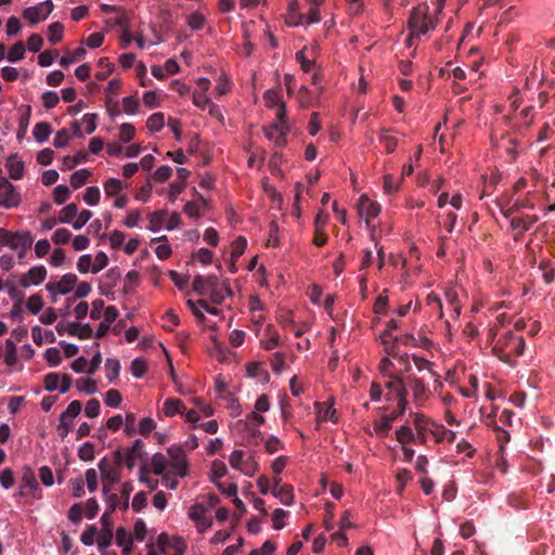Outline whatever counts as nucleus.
Wrapping results in <instances>:
<instances>
[{
    "label": "nucleus",
    "mask_w": 555,
    "mask_h": 555,
    "mask_svg": "<svg viewBox=\"0 0 555 555\" xmlns=\"http://www.w3.org/2000/svg\"><path fill=\"white\" fill-rule=\"evenodd\" d=\"M135 134V128L131 124H122L120 126L119 138L122 142H129Z\"/></svg>",
    "instance_id": "60"
},
{
    "label": "nucleus",
    "mask_w": 555,
    "mask_h": 555,
    "mask_svg": "<svg viewBox=\"0 0 555 555\" xmlns=\"http://www.w3.org/2000/svg\"><path fill=\"white\" fill-rule=\"evenodd\" d=\"M358 209L360 216L365 218L366 223L376 218L380 212L379 204L372 202L367 196L362 195L359 199Z\"/></svg>",
    "instance_id": "11"
},
{
    "label": "nucleus",
    "mask_w": 555,
    "mask_h": 555,
    "mask_svg": "<svg viewBox=\"0 0 555 555\" xmlns=\"http://www.w3.org/2000/svg\"><path fill=\"white\" fill-rule=\"evenodd\" d=\"M246 246H247V241L244 236L236 237L234 240L233 246H232V253H231L232 258L241 257L244 254Z\"/></svg>",
    "instance_id": "50"
},
{
    "label": "nucleus",
    "mask_w": 555,
    "mask_h": 555,
    "mask_svg": "<svg viewBox=\"0 0 555 555\" xmlns=\"http://www.w3.org/2000/svg\"><path fill=\"white\" fill-rule=\"evenodd\" d=\"M4 362L9 366H12V365H14L16 363V346H15V344L11 339H8L5 341Z\"/></svg>",
    "instance_id": "47"
},
{
    "label": "nucleus",
    "mask_w": 555,
    "mask_h": 555,
    "mask_svg": "<svg viewBox=\"0 0 555 555\" xmlns=\"http://www.w3.org/2000/svg\"><path fill=\"white\" fill-rule=\"evenodd\" d=\"M271 493L278 498L284 505H292L293 503V488L288 485L281 486L280 488H272Z\"/></svg>",
    "instance_id": "21"
},
{
    "label": "nucleus",
    "mask_w": 555,
    "mask_h": 555,
    "mask_svg": "<svg viewBox=\"0 0 555 555\" xmlns=\"http://www.w3.org/2000/svg\"><path fill=\"white\" fill-rule=\"evenodd\" d=\"M122 189V183L120 180L115 178H109L104 183V191L107 196H114L117 195Z\"/></svg>",
    "instance_id": "44"
},
{
    "label": "nucleus",
    "mask_w": 555,
    "mask_h": 555,
    "mask_svg": "<svg viewBox=\"0 0 555 555\" xmlns=\"http://www.w3.org/2000/svg\"><path fill=\"white\" fill-rule=\"evenodd\" d=\"M166 216H167L166 210H157V211L152 212L150 215L149 229L153 232L159 231L164 227Z\"/></svg>",
    "instance_id": "24"
},
{
    "label": "nucleus",
    "mask_w": 555,
    "mask_h": 555,
    "mask_svg": "<svg viewBox=\"0 0 555 555\" xmlns=\"http://www.w3.org/2000/svg\"><path fill=\"white\" fill-rule=\"evenodd\" d=\"M5 286L7 292L10 298L14 300V304H23L25 296L24 293L20 291L13 283L7 282Z\"/></svg>",
    "instance_id": "57"
},
{
    "label": "nucleus",
    "mask_w": 555,
    "mask_h": 555,
    "mask_svg": "<svg viewBox=\"0 0 555 555\" xmlns=\"http://www.w3.org/2000/svg\"><path fill=\"white\" fill-rule=\"evenodd\" d=\"M70 237L72 233L69 232V230L61 228L54 232L52 241L54 244H66L69 242Z\"/></svg>",
    "instance_id": "58"
},
{
    "label": "nucleus",
    "mask_w": 555,
    "mask_h": 555,
    "mask_svg": "<svg viewBox=\"0 0 555 555\" xmlns=\"http://www.w3.org/2000/svg\"><path fill=\"white\" fill-rule=\"evenodd\" d=\"M78 214V207L76 204L72 203L66 205L60 214L59 222L61 223H70L72 219L76 217Z\"/></svg>",
    "instance_id": "34"
},
{
    "label": "nucleus",
    "mask_w": 555,
    "mask_h": 555,
    "mask_svg": "<svg viewBox=\"0 0 555 555\" xmlns=\"http://www.w3.org/2000/svg\"><path fill=\"white\" fill-rule=\"evenodd\" d=\"M158 544L162 547L166 545L172 547L176 551V555H182L185 552L186 545L182 538L176 537L171 541H169L168 535L166 533H160L158 535Z\"/></svg>",
    "instance_id": "17"
},
{
    "label": "nucleus",
    "mask_w": 555,
    "mask_h": 555,
    "mask_svg": "<svg viewBox=\"0 0 555 555\" xmlns=\"http://www.w3.org/2000/svg\"><path fill=\"white\" fill-rule=\"evenodd\" d=\"M170 457L169 468L170 473L179 477H184L188 474L186 455L182 447L171 446L167 450Z\"/></svg>",
    "instance_id": "4"
},
{
    "label": "nucleus",
    "mask_w": 555,
    "mask_h": 555,
    "mask_svg": "<svg viewBox=\"0 0 555 555\" xmlns=\"http://www.w3.org/2000/svg\"><path fill=\"white\" fill-rule=\"evenodd\" d=\"M108 264V257L105 253L100 251L96 254L94 263L91 268V271L93 273L100 272L102 269H104Z\"/></svg>",
    "instance_id": "62"
},
{
    "label": "nucleus",
    "mask_w": 555,
    "mask_h": 555,
    "mask_svg": "<svg viewBox=\"0 0 555 555\" xmlns=\"http://www.w3.org/2000/svg\"><path fill=\"white\" fill-rule=\"evenodd\" d=\"M378 139H379V142L382 144H384L385 150H386L387 153H393L395 152V150H396V147L398 145V139L396 137H392V135L388 134V130L387 129L380 130Z\"/></svg>",
    "instance_id": "25"
},
{
    "label": "nucleus",
    "mask_w": 555,
    "mask_h": 555,
    "mask_svg": "<svg viewBox=\"0 0 555 555\" xmlns=\"http://www.w3.org/2000/svg\"><path fill=\"white\" fill-rule=\"evenodd\" d=\"M118 13L119 15L117 17L108 20L107 23L119 26L124 33L128 34V29L130 28V18L124 10Z\"/></svg>",
    "instance_id": "43"
},
{
    "label": "nucleus",
    "mask_w": 555,
    "mask_h": 555,
    "mask_svg": "<svg viewBox=\"0 0 555 555\" xmlns=\"http://www.w3.org/2000/svg\"><path fill=\"white\" fill-rule=\"evenodd\" d=\"M77 281H78V278L76 274L66 273L62 276V279L57 283H51V282L48 283L46 285V289L52 295H56V294L66 295L74 288Z\"/></svg>",
    "instance_id": "9"
},
{
    "label": "nucleus",
    "mask_w": 555,
    "mask_h": 555,
    "mask_svg": "<svg viewBox=\"0 0 555 555\" xmlns=\"http://www.w3.org/2000/svg\"><path fill=\"white\" fill-rule=\"evenodd\" d=\"M7 168L9 170L10 177L13 180H20L24 173V163L17 158V155H11L7 159Z\"/></svg>",
    "instance_id": "18"
},
{
    "label": "nucleus",
    "mask_w": 555,
    "mask_h": 555,
    "mask_svg": "<svg viewBox=\"0 0 555 555\" xmlns=\"http://www.w3.org/2000/svg\"><path fill=\"white\" fill-rule=\"evenodd\" d=\"M156 428V423L153 418L151 417H144L140 421L139 423V429L138 431L142 435V436H147L149 434H151L154 429Z\"/></svg>",
    "instance_id": "54"
},
{
    "label": "nucleus",
    "mask_w": 555,
    "mask_h": 555,
    "mask_svg": "<svg viewBox=\"0 0 555 555\" xmlns=\"http://www.w3.org/2000/svg\"><path fill=\"white\" fill-rule=\"evenodd\" d=\"M188 24L192 29L199 30L204 27L205 18L202 14L194 12L189 15Z\"/></svg>",
    "instance_id": "63"
},
{
    "label": "nucleus",
    "mask_w": 555,
    "mask_h": 555,
    "mask_svg": "<svg viewBox=\"0 0 555 555\" xmlns=\"http://www.w3.org/2000/svg\"><path fill=\"white\" fill-rule=\"evenodd\" d=\"M98 66L102 68V70L98 72L95 75L99 80H105L114 69V65L107 57H101L98 62Z\"/></svg>",
    "instance_id": "41"
},
{
    "label": "nucleus",
    "mask_w": 555,
    "mask_h": 555,
    "mask_svg": "<svg viewBox=\"0 0 555 555\" xmlns=\"http://www.w3.org/2000/svg\"><path fill=\"white\" fill-rule=\"evenodd\" d=\"M44 389L54 391L59 388L60 375L57 373H49L44 376Z\"/></svg>",
    "instance_id": "59"
},
{
    "label": "nucleus",
    "mask_w": 555,
    "mask_h": 555,
    "mask_svg": "<svg viewBox=\"0 0 555 555\" xmlns=\"http://www.w3.org/2000/svg\"><path fill=\"white\" fill-rule=\"evenodd\" d=\"M47 276V269L43 266H36L28 270L21 280L20 283L23 287L27 288L30 285H38L44 281Z\"/></svg>",
    "instance_id": "10"
},
{
    "label": "nucleus",
    "mask_w": 555,
    "mask_h": 555,
    "mask_svg": "<svg viewBox=\"0 0 555 555\" xmlns=\"http://www.w3.org/2000/svg\"><path fill=\"white\" fill-rule=\"evenodd\" d=\"M388 378L389 380L386 384V388L396 395L399 412H405L408 406L405 379L395 374H389Z\"/></svg>",
    "instance_id": "5"
},
{
    "label": "nucleus",
    "mask_w": 555,
    "mask_h": 555,
    "mask_svg": "<svg viewBox=\"0 0 555 555\" xmlns=\"http://www.w3.org/2000/svg\"><path fill=\"white\" fill-rule=\"evenodd\" d=\"M21 203V195L5 178L0 179V207L13 208Z\"/></svg>",
    "instance_id": "7"
},
{
    "label": "nucleus",
    "mask_w": 555,
    "mask_h": 555,
    "mask_svg": "<svg viewBox=\"0 0 555 555\" xmlns=\"http://www.w3.org/2000/svg\"><path fill=\"white\" fill-rule=\"evenodd\" d=\"M397 440L405 446L410 442H414L416 440V436L413 434L411 427L408 425L401 426L396 433Z\"/></svg>",
    "instance_id": "28"
},
{
    "label": "nucleus",
    "mask_w": 555,
    "mask_h": 555,
    "mask_svg": "<svg viewBox=\"0 0 555 555\" xmlns=\"http://www.w3.org/2000/svg\"><path fill=\"white\" fill-rule=\"evenodd\" d=\"M76 387L79 391H83L87 395H93L98 390L95 380L90 378H78Z\"/></svg>",
    "instance_id": "36"
},
{
    "label": "nucleus",
    "mask_w": 555,
    "mask_h": 555,
    "mask_svg": "<svg viewBox=\"0 0 555 555\" xmlns=\"http://www.w3.org/2000/svg\"><path fill=\"white\" fill-rule=\"evenodd\" d=\"M88 155L86 152L80 151L74 156H65L63 158V169L70 170L75 168L78 164L86 162Z\"/></svg>",
    "instance_id": "27"
},
{
    "label": "nucleus",
    "mask_w": 555,
    "mask_h": 555,
    "mask_svg": "<svg viewBox=\"0 0 555 555\" xmlns=\"http://www.w3.org/2000/svg\"><path fill=\"white\" fill-rule=\"evenodd\" d=\"M437 20L429 15V8L426 3L415 7L409 17V27L413 35H425L429 29L435 28Z\"/></svg>",
    "instance_id": "2"
},
{
    "label": "nucleus",
    "mask_w": 555,
    "mask_h": 555,
    "mask_svg": "<svg viewBox=\"0 0 555 555\" xmlns=\"http://www.w3.org/2000/svg\"><path fill=\"white\" fill-rule=\"evenodd\" d=\"M525 347L526 343L524 337L515 335L509 331L498 339L495 346L493 347V351L498 352V356L505 360L511 356H522Z\"/></svg>",
    "instance_id": "1"
},
{
    "label": "nucleus",
    "mask_w": 555,
    "mask_h": 555,
    "mask_svg": "<svg viewBox=\"0 0 555 555\" xmlns=\"http://www.w3.org/2000/svg\"><path fill=\"white\" fill-rule=\"evenodd\" d=\"M227 296H232V289L228 281H223L220 285L210 292L211 302L220 305Z\"/></svg>",
    "instance_id": "19"
},
{
    "label": "nucleus",
    "mask_w": 555,
    "mask_h": 555,
    "mask_svg": "<svg viewBox=\"0 0 555 555\" xmlns=\"http://www.w3.org/2000/svg\"><path fill=\"white\" fill-rule=\"evenodd\" d=\"M77 215L78 217L72 222V225L75 230H80L91 219L92 212L88 209H83Z\"/></svg>",
    "instance_id": "61"
},
{
    "label": "nucleus",
    "mask_w": 555,
    "mask_h": 555,
    "mask_svg": "<svg viewBox=\"0 0 555 555\" xmlns=\"http://www.w3.org/2000/svg\"><path fill=\"white\" fill-rule=\"evenodd\" d=\"M121 400V393L117 389H109L105 393L104 402L107 406L117 408Z\"/></svg>",
    "instance_id": "46"
},
{
    "label": "nucleus",
    "mask_w": 555,
    "mask_h": 555,
    "mask_svg": "<svg viewBox=\"0 0 555 555\" xmlns=\"http://www.w3.org/2000/svg\"><path fill=\"white\" fill-rule=\"evenodd\" d=\"M33 245V237L29 232H16L8 241V246L12 249H29Z\"/></svg>",
    "instance_id": "15"
},
{
    "label": "nucleus",
    "mask_w": 555,
    "mask_h": 555,
    "mask_svg": "<svg viewBox=\"0 0 555 555\" xmlns=\"http://www.w3.org/2000/svg\"><path fill=\"white\" fill-rule=\"evenodd\" d=\"M26 307L33 314H37L43 307L41 296L39 294L31 295L27 300Z\"/></svg>",
    "instance_id": "49"
},
{
    "label": "nucleus",
    "mask_w": 555,
    "mask_h": 555,
    "mask_svg": "<svg viewBox=\"0 0 555 555\" xmlns=\"http://www.w3.org/2000/svg\"><path fill=\"white\" fill-rule=\"evenodd\" d=\"M91 177V171L88 169H80L70 176V184L76 190L85 185Z\"/></svg>",
    "instance_id": "26"
},
{
    "label": "nucleus",
    "mask_w": 555,
    "mask_h": 555,
    "mask_svg": "<svg viewBox=\"0 0 555 555\" xmlns=\"http://www.w3.org/2000/svg\"><path fill=\"white\" fill-rule=\"evenodd\" d=\"M151 465L155 475H163L168 463L164 454L155 453L152 456Z\"/></svg>",
    "instance_id": "33"
},
{
    "label": "nucleus",
    "mask_w": 555,
    "mask_h": 555,
    "mask_svg": "<svg viewBox=\"0 0 555 555\" xmlns=\"http://www.w3.org/2000/svg\"><path fill=\"white\" fill-rule=\"evenodd\" d=\"M320 20H321V17H320V12H319L318 8L311 7L309 9L308 14L307 15L300 14L299 21L294 22L293 25L297 26L299 24H302L304 21H306L307 24H313V23L320 22Z\"/></svg>",
    "instance_id": "40"
},
{
    "label": "nucleus",
    "mask_w": 555,
    "mask_h": 555,
    "mask_svg": "<svg viewBox=\"0 0 555 555\" xmlns=\"http://www.w3.org/2000/svg\"><path fill=\"white\" fill-rule=\"evenodd\" d=\"M539 221V217L537 215H528L525 218H512L511 219V228L513 230L519 229L520 232L515 236V240L518 241L520 236L530 230L533 223Z\"/></svg>",
    "instance_id": "14"
},
{
    "label": "nucleus",
    "mask_w": 555,
    "mask_h": 555,
    "mask_svg": "<svg viewBox=\"0 0 555 555\" xmlns=\"http://www.w3.org/2000/svg\"><path fill=\"white\" fill-rule=\"evenodd\" d=\"M275 544L271 541H266L260 548L253 550L249 555H273L275 552Z\"/></svg>",
    "instance_id": "64"
},
{
    "label": "nucleus",
    "mask_w": 555,
    "mask_h": 555,
    "mask_svg": "<svg viewBox=\"0 0 555 555\" xmlns=\"http://www.w3.org/2000/svg\"><path fill=\"white\" fill-rule=\"evenodd\" d=\"M15 482L14 474L11 468H4L0 472V483L4 489H10Z\"/></svg>",
    "instance_id": "55"
},
{
    "label": "nucleus",
    "mask_w": 555,
    "mask_h": 555,
    "mask_svg": "<svg viewBox=\"0 0 555 555\" xmlns=\"http://www.w3.org/2000/svg\"><path fill=\"white\" fill-rule=\"evenodd\" d=\"M81 402L78 400H74L68 404L67 409L61 414V416L65 418H74L77 415H79V413L81 412Z\"/></svg>",
    "instance_id": "56"
},
{
    "label": "nucleus",
    "mask_w": 555,
    "mask_h": 555,
    "mask_svg": "<svg viewBox=\"0 0 555 555\" xmlns=\"http://www.w3.org/2000/svg\"><path fill=\"white\" fill-rule=\"evenodd\" d=\"M44 359L51 366H57L61 361V352L57 348H49L44 352Z\"/></svg>",
    "instance_id": "53"
},
{
    "label": "nucleus",
    "mask_w": 555,
    "mask_h": 555,
    "mask_svg": "<svg viewBox=\"0 0 555 555\" xmlns=\"http://www.w3.org/2000/svg\"><path fill=\"white\" fill-rule=\"evenodd\" d=\"M184 404L180 399L169 398L164 402V413L166 416H173L178 413H183Z\"/></svg>",
    "instance_id": "22"
},
{
    "label": "nucleus",
    "mask_w": 555,
    "mask_h": 555,
    "mask_svg": "<svg viewBox=\"0 0 555 555\" xmlns=\"http://www.w3.org/2000/svg\"><path fill=\"white\" fill-rule=\"evenodd\" d=\"M263 100L268 108L275 109L278 121L284 122L286 118V105L282 100L281 90L279 88L267 90L263 94Z\"/></svg>",
    "instance_id": "6"
},
{
    "label": "nucleus",
    "mask_w": 555,
    "mask_h": 555,
    "mask_svg": "<svg viewBox=\"0 0 555 555\" xmlns=\"http://www.w3.org/2000/svg\"><path fill=\"white\" fill-rule=\"evenodd\" d=\"M63 30H64V26L60 22H55V23H52L51 25H49V28H48L49 41L52 44H56L57 42H60L63 38Z\"/></svg>",
    "instance_id": "30"
},
{
    "label": "nucleus",
    "mask_w": 555,
    "mask_h": 555,
    "mask_svg": "<svg viewBox=\"0 0 555 555\" xmlns=\"http://www.w3.org/2000/svg\"><path fill=\"white\" fill-rule=\"evenodd\" d=\"M165 115L163 113H154L146 120V127L152 132L160 131L164 127Z\"/></svg>",
    "instance_id": "29"
},
{
    "label": "nucleus",
    "mask_w": 555,
    "mask_h": 555,
    "mask_svg": "<svg viewBox=\"0 0 555 555\" xmlns=\"http://www.w3.org/2000/svg\"><path fill=\"white\" fill-rule=\"evenodd\" d=\"M245 460L243 450H234L230 455L229 462L234 469L242 472Z\"/></svg>",
    "instance_id": "52"
},
{
    "label": "nucleus",
    "mask_w": 555,
    "mask_h": 555,
    "mask_svg": "<svg viewBox=\"0 0 555 555\" xmlns=\"http://www.w3.org/2000/svg\"><path fill=\"white\" fill-rule=\"evenodd\" d=\"M146 370H147V363L144 359L135 358L134 360H132L130 371L134 377H137V378L142 377L146 373Z\"/></svg>",
    "instance_id": "39"
},
{
    "label": "nucleus",
    "mask_w": 555,
    "mask_h": 555,
    "mask_svg": "<svg viewBox=\"0 0 555 555\" xmlns=\"http://www.w3.org/2000/svg\"><path fill=\"white\" fill-rule=\"evenodd\" d=\"M406 392H412L413 402L416 408H421L430 397V390L425 383L416 376L405 378Z\"/></svg>",
    "instance_id": "3"
},
{
    "label": "nucleus",
    "mask_w": 555,
    "mask_h": 555,
    "mask_svg": "<svg viewBox=\"0 0 555 555\" xmlns=\"http://www.w3.org/2000/svg\"><path fill=\"white\" fill-rule=\"evenodd\" d=\"M100 190L98 186H89L86 189L83 194V201L91 206L96 205L100 202Z\"/></svg>",
    "instance_id": "45"
},
{
    "label": "nucleus",
    "mask_w": 555,
    "mask_h": 555,
    "mask_svg": "<svg viewBox=\"0 0 555 555\" xmlns=\"http://www.w3.org/2000/svg\"><path fill=\"white\" fill-rule=\"evenodd\" d=\"M539 269L543 272V280L546 284H550L555 279V269L552 267V262L548 259H544L540 262Z\"/></svg>",
    "instance_id": "37"
},
{
    "label": "nucleus",
    "mask_w": 555,
    "mask_h": 555,
    "mask_svg": "<svg viewBox=\"0 0 555 555\" xmlns=\"http://www.w3.org/2000/svg\"><path fill=\"white\" fill-rule=\"evenodd\" d=\"M51 132L52 128L50 124L41 121L35 125L33 134L38 142L42 143L49 139Z\"/></svg>",
    "instance_id": "23"
},
{
    "label": "nucleus",
    "mask_w": 555,
    "mask_h": 555,
    "mask_svg": "<svg viewBox=\"0 0 555 555\" xmlns=\"http://www.w3.org/2000/svg\"><path fill=\"white\" fill-rule=\"evenodd\" d=\"M145 455L144 443L141 439L133 441L131 448L125 450V465L128 469H132L137 460H141Z\"/></svg>",
    "instance_id": "12"
},
{
    "label": "nucleus",
    "mask_w": 555,
    "mask_h": 555,
    "mask_svg": "<svg viewBox=\"0 0 555 555\" xmlns=\"http://www.w3.org/2000/svg\"><path fill=\"white\" fill-rule=\"evenodd\" d=\"M121 469L118 466H112L109 468L103 469L101 473V477L103 481L109 482V485H115L120 480Z\"/></svg>",
    "instance_id": "31"
},
{
    "label": "nucleus",
    "mask_w": 555,
    "mask_h": 555,
    "mask_svg": "<svg viewBox=\"0 0 555 555\" xmlns=\"http://www.w3.org/2000/svg\"><path fill=\"white\" fill-rule=\"evenodd\" d=\"M78 456L81 461L90 462L94 459V447L91 442H85L78 450Z\"/></svg>",
    "instance_id": "48"
},
{
    "label": "nucleus",
    "mask_w": 555,
    "mask_h": 555,
    "mask_svg": "<svg viewBox=\"0 0 555 555\" xmlns=\"http://www.w3.org/2000/svg\"><path fill=\"white\" fill-rule=\"evenodd\" d=\"M106 377L109 380H114L118 377L120 371L119 361L116 359H106L105 362Z\"/></svg>",
    "instance_id": "42"
},
{
    "label": "nucleus",
    "mask_w": 555,
    "mask_h": 555,
    "mask_svg": "<svg viewBox=\"0 0 555 555\" xmlns=\"http://www.w3.org/2000/svg\"><path fill=\"white\" fill-rule=\"evenodd\" d=\"M53 2L46 0L38 5L26 8L23 11V17L28 20L31 24H37L43 21L53 11Z\"/></svg>",
    "instance_id": "8"
},
{
    "label": "nucleus",
    "mask_w": 555,
    "mask_h": 555,
    "mask_svg": "<svg viewBox=\"0 0 555 555\" xmlns=\"http://www.w3.org/2000/svg\"><path fill=\"white\" fill-rule=\"evenodd\" d=\"M69 196L70 190L66 185L60 184L53 190V201L57 205L65 203Z\"/></svg>",
    "instance_id": "38"
},
{
    "label": "nucleus",
    "mask_w": 555,
    "mask_h": 555,
    "mask_svg": "<svg viewBox=\"0 0 555 555\" xmlns=\"http://www.w3.org/2000/svg\"><path fill=\"white\" fill-rule=\"evenodd\" d=\"M206 512L207 508L203 504H194L190 507L189 517L196 524L205 521V526L210 527L211 520L206 518Z\"/></svg>",
    "instance_id": "20"
},
{
    "label": "nucleus",
    "mask_w": 555,
    "mask_h": 555,
    "mask_svg": "<svg viewBox=\"0 0 555 555\" xmlns=\"http://www.w3.org/2000/svg\"><path fill=\"white\" fill-rule=\"evenodd\" d=\"M25 56V46L22 41L16 42L13 44L8 53V61L12 63H16L21 60H23Z\"/></svg>",
    "instance_id": "32"
},
{
    "label": "nucleus",
    "mask_w": 555,
    "mask_h": 555,
    "mask_svg": "<svg viewBox=\"0 0 555 555\" xmlns=\"http://www.w3.org/2000/svg\"><path fill=\"white\" fill-rule=\"evenodd\" d=\"M405 412H391L387 415H383L380 421H375L373 423V427L375 433L380 437L384 438L388 436L391 424L395 422L399 416L403 415Z\"/></svg>",
    "instance_id": "13"
},
{
    "label": "nucleus",
    "mask_w": 555,
    "mask_h": 555,
    "mask_svg": "<svg viewBox=\"0 0 555 555\" xmlns=\"http://www.w3.org/2000/svg\"><path fill=\"white\" fill-rule=\"evenodd\" d=\"M41 98H42L43 106L47 109H51V108L55 107L60 102V98H59L57 93L54 91H46L42 93Z\"/></svg>",
    "instance_id": "51"
},
{
    "label": "nucleus",
    "mask_w": 555,
    "mask_h": 555,
    "mask_svg": "<svg viewBox=\"0 0 555 555\" xmlns=\"http://www.w3.org/2000/svg\"><path fill=\"white\" fill-rule=\"evenodd\" d=\"M498 206L500 207L502 215L505 218H509L515 211L520 209H532L534 204L528 196H526L525 198L516 199L509 208H505L500 203H498Z\"/></svg>",
    "instance_id": "16"
},
{
    "label": "nucleus",
    "mask_w": 555,
    "mask_h": 555,
    "mask_svg": "<svg viewBox=\"0 0 555 555\" xmlns=\"http://www.w3.org/2000/svg\"><path fill=\"white\" fill-rule=\"evenodd\" d=\"M38 487L37 479L35 477L34 472L30 468H26L23 473L22 479H21V488L29 490H35Z\"/></svg>",
    "instance_id": "35"
}]
</instances>
